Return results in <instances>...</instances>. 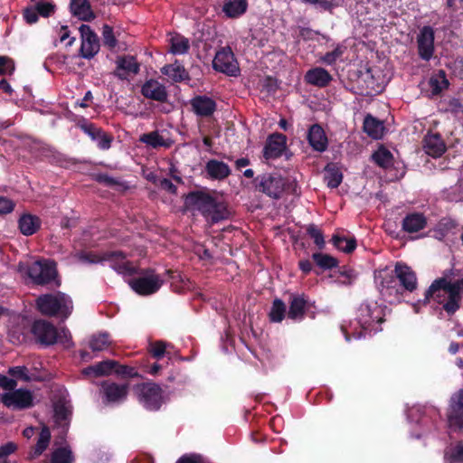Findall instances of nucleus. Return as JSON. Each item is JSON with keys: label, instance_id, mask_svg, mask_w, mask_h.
Returning <instances> with one entry per match:
<instances>
[{"label": "nucleus", "instance_id": "nucleus-1", "mask_svg": "<svg viewBox=\"0 0 463 463\" xmlns=\"http://www.w3.org/2000/svg\"><path fill=\"white\" fill-rule=\"evenodd\" d=\"M384 317V309L377 301L365 300L357 308L354 321L349 326L341 325V330L347 341H350L351 336L360 339L367 333L381 331L379 326L385 321Z\"/></svg>", "mask_w": 463, "mask_h": 463}, {"label": "nucleus", "instance_id": "nucleus-2", "mask_svg": "<svg viewBox=\"0 0 463 463\" xmlns=\"http://www.w3.org/2000/svg\"><path fill=\"white\" fill-rule=\"evenodd\" d=\"M456 285L448 284L445 279H436L424 293L423 304L427 305L430 299L439 304H443V310L449 315L453 316L461 307L462 296L459 292L452 298L451 288Z\"/></svg>", "mask_w": 463, "mask_h": 463}, {"label": "nucleus", "instance_id": "nucleus-3", "mask_svg": "<svg viewBox=\"0 0 463 463\" xmlns=\"http://www.w3.org/2000/svg\"><path fill=\"white\" fill-rule=\"evenodd\" d=\"M256 191L266 194L272 199L281 198L285 191L297 194L298 184L295 180L289 181L278 174L259 175L252 180Z\"/></svg>", "mask_w": 463, "mask_h": 463}, {"label": "nucleus", "instance_id": "nucleus-4", "mask_svg": "<svg viewBox=\"0 0 463 463\" xmlns=\"http://www.w3.org/2000/svg\"><path fill=\"white\" fill-rule=\"evenodd\" d=\"M35 305L41 314L47 317H60L62 319L68 318L73 309L71 298L62 292L40 295L35 300Z\"/></svg>", "mask_w": 463, "mask_h": 463}, {"label": "nucleus", "instance_id": "nucleus-5", "mask_svg": "<svg viewBox=\"0 0 463 463\" xmlns=\"http://www.w3.org/2000/svg\"><path fill=\"white\" fill-rule=\"evenodd\" d=\"M133 392L139 404L146 411H156L164 403L163 389L154 382L137 383Z\"/></svg>", "mask_w": 463, "mask_h": 463}, {"label": "nucleus", "instance_id": "nucleus-6", "mask_svg": "<svg viewBox=\"0 0 463 463\" xmlns=\"http://www.w3.org/2000/svg\"><path fill=\"white\" fill-rule=\"evenodd\" d=\"M27 274L35 284L47 285L58 276L56 263L50 260H36L29 266Z\"/></svg>", "mask_w": 463, "mask_h": 463}, {"label": "nucleus", "instance_id": "nucleus-7", "mask_svg": "<svg viewBox=\"0 0 463 463\" xmlns=\"http://www.w3.org/2000/svg\"><path fill=\"white\" fill-rule=\"evenodd\" d=\"M143 276L134 278L129 281L130 288L140 296L152 295L159 290L163 285L161 277L153 269L142 271Z\"/></svg>", "mask_w": 463, "mask_h": 463}, {"label": "nucleus", "instance_id": "nucleus-8", "mask_svg": "<svg viewBox=\"0 0 463 463\" xmlns=\"http://www.w3.org/2000/svg\"><path fill=\"white\" fill-rule=\"evenodd\" d=\"M213 68L228 76L238 75L240 68L231 47H223L216 52L213 61Z\"/></svg>", "mask_w": 463, "mask_h": 463}, {"label": "nucleus", "instance_id": "nucleus-9", "mask_svg": "<svg viewBox=\"0 0 463 463\" xmlns=\"http://www.w3.org/2000/svg\"><path fill=\"white\" fill-rule=\"evenodd\" d=\"M31 333L37 343L44 346L54 345L58 340V330L51 323L43 319L35 320L32 325Z\"/></svg>", "mask_w": 463, "mask_h": 463}, {"label": "nucleus", "instance_id": "nucleus-10", "mask_svg": "<svg viewBox=\"0 0 463 463\" xmlns=\"http://www.w3.org/2000/svg\"><path fill=\"white\" fill-rule=\"evenodd\" d=\"M129 383L118 384L109 380L100 384V392L104 403H119L124 402L128 394Z\"/></svg>", "mask_w": 463, "mask_h": 463}, {"label": "nucleus", "instance_id": "nucleus-11", "mask_svg": "<svg viewBox=\"0 0 463 463\" xmlns=\"http://www.w3.org/2000/svg\"><path fill=\"white\" fill-rule=\"evenodd\" d=\"M213 198V196L207 192L202 190L192 191L184 195V205L187 211H197L203 216L209 211Z\"/></svg>", "mask_w": 463, "mask_h": 463}, {"label": "nucleus", "instance_id": "nucleus-12", "mask_svg": "<svg viewBox=\"0 0 463 463\" xmlns=\"http://www.w3.org/2000/svg\"><path fill=\"white\" fill-rule=\"evenodd\" d=\"M1 402L7 408L24 410L33 405V398L30 391L18 389L5 392L1 396Z\"/></svg>", "mask_w": 463, "mask_h": 463}, {"label": "nucleus", "instance_id": "nucleus-13", "mask_svg": "<svg viewBox=\"0 0 463 463\" xmlns=\"http://www.w3.org/2000/svg\"><path fill=\"white\" fill-rule=\"evenodd\" d=\"M79 30L81 36L80 54L85 59H91L99 51V37L90 25L81 24Z\"/></svg>", "mask_w": 463, "mask_h": 463}, {"label": "nucleus", "instance_id": "nucleus-14", "mask_svg": "<svg viewBox=\"0 0 463 463\" xmlns=\"http://www.w3.org/2000/svg\"><path fill=\"white\" fill-rule=\"evenodd\" d=\"M434 30L429 25L423 26L417 36L418 54L420 59L428 61L434 53Z\"/></svg>", "mask_w": 463, "mask_h": 463}, {"label": "nucleus", "instance_id": "nucleus-15", "mask_svg": "<svg viewBox=\"0 0 463 463\" xmlns=\"http://www.w3.org/2000/svg\"><path fill=\"white\" fill-rule=\"evenodd\" d=\"M379 290L382 297L390 304L401 303L403 298V288L393 276L383 278L380 283Z\"/></svg>", "mask_w": 463, "mask_h": 463}, {"label": "nucleus", "instance_id": "nucleus-16", "mask_svg": "<svg viewBox=\"0 0 463 463\" xmlns=\"http://www.w3.org/2000/svg\"><path fill=\"white\" fill-rule=\"evenodd\" d=\"M448 421L449 427L454 430L463 429V389H460L450 399Z\"/></svg>", "mask_w": 463, "mask_h": 463}, {"label": "nucleus", "instance_id": "nucleus-17", "mask_svg": "<svg viewBox=\"0 0 463 463\" xmlns=\"http://www.w3.org/2000/svg\"><path fill=\"white\" fill-rule=\"evenodd\" d=\"M393 277L399 281L404 291L413 292L418 287L416 273L405 263L397 262L395 264Z\"/></svg>", "mask_w": 463, "mask_h": 463}, {"label": "nucleus", "instance_id": "nucleus-18", "mask_svg": "<svg viewBox=\"0 0 463 463\" xmlns=\"http://www.w3.org/2000/svg\"><path fill=\"white\" fill-rule=\"evenodd\" d=\"M287 148V137L281 133H273L267 138L263 149V156L269 159L280 157Z\"/></svg>", "mask_w": 463, "mask_h": 463}, {"label": "nucleus", "instance_id": "nucleus-19", "mask_svg": "<svg viewBox=\"0 0 463 463\" xmlns=\"http://www.w3.org/2000/svg\"><path fill=\"white\" fill-rule=\"evenodd\" d=\"M126 254L123 251H109L105 254L104 259L110 261L111 268L119 274L133 275L137 272L132 262L126 260Z\"/></svg>", "mask_w": 463, "mask_h": 463}, {"label": "nucleus", "instance_id": "nucleus-20", "mask_svg": "<svg viewBox=\"0 0 463 463\" xmlns=\"http://www.w3.org/2000/svg\"><path fill=\"white\" fill-rule=\"evenodd\" d=\"M141 94L146 98L164 103L167 100L168 93L165 85L158 80L150 79L141 87Z\"/></svg>", "mask_w": 463, "mask_h": 463}, {"label": "nucleus", "instance_id": "nucleus-21", "mask_svg": "<svg viewBox=\"0 0 463 463\" xmlns=\"http://www.w3.org/2000/svg\"><path fill=\"white\" fill-rule=\"evenodd\" d=\"M307 139L314 151L322 153L328 147V139L319 124H313L307 130Z\"/></svg>", "mask_w": 463, "mask_h": 463}, {"label": "nucleus", "instance_id": "nucleus-22", "mask_svg": "<svg viewBox=\"0 0 463 463\" xmlns=\"http://www.w3.org/2000/svg\"><path fill=\"white\" fill-rule=\"evenodd\" d=\"M193 111L199 117H211L216 110L214 99L205 95H197L190 100Z\"/></svg>", "mask_w": 463, "mask_h": 463}, {"label": "nucleus", "instance_id": "nucleus-23", "mask_svg": "<svg viewBox=\"0 0 463 463\" xmlns=\"http://www.w3.org/2000/svg\"><path fill=\"white\" fill-rule=\"evenodd\" d=\"M139 72V63L134 56H122L117 60V68L114 75L120 80H127L130 74Z\"/></svg>", "mask_w": 463, "mask_h": 463}, {"label": "nucleus", "instance_id": "nucleus-24", "mask_svg": "<svg viewBox=\"0 0 463 463\" xmlns=\"http://www.w3.org/2000/svg\"><path fill=\"white\" fill-rule=\"evenodd\" d=\"M210 205L209 211L205 213L203 217L212 223H217L230 217V211L223 201H220L213 196Z\"/></svg>", "mask_w": 463, "mask_h": 463}, {"label": "nucleus", "instance_id": "nucleus-25", "mask_svg": "<svg viewBox=\"0 0 463 463\" xmlns=\"http://www.w3.org/2000/svg\"><path fill=\"white\" fill-rule=\"evenodd\" d=\"M425 153L432 157H439L446 151V145L439 134L427 135L423 139Z\"/></svg>", "mask_w": 463, "mask_h": 463}, {"label": "nucleus", "instance_id": "nucleus-26", "mask_svg": "<svg viewBox=\"0 0 463 463\" xmlns=\"http://www.w3.org/2000/svg\"><path fill=\"white\" fill-rule=\"evenodd\" d=\"M427 226V218L421 213H410L402 222V228L407 233H415Z\"/></svg>", "mask_w": 463, "mask_h": 463}, {"label": "nucleus", "instance_id": "nucleus-27", "mask_svg": "<svg viewBox=\"0 0 463 463\" xmlns=\"http://www.w3.org/2000/svg\"><path fill=\"white\" fill-rule=\"evenodd\" d=\"M332 80L331 74L322 67L310 69L305 74V81L307 84L319 88L326 87Z\"/></svg>", "mask_w": 463, "mask_h": 463}, {"label": "nucleus", "instance_id": "nucleus-28", "mask_svg": "<svg viewBox=\"0 0 463 463\" xmlns=\"http://www.w3.org/2000/svg\"><path fill=\"white\" fill-rule=\"evenodd\" d=\"M53 418L56 425L62 428L64 433L67 432L71 421V408L61 400L53 404Z\"/></svg>", "mask_w": 463, "mask_h": 463}, {"label": "nucleus", "instance_id": "nucleus-29", "mask_svg": "<svg viewBox=\"0 0 463 463\" xmlns=\"http://www.w3.org/2000/svg\"><path fill=\"white\" fill-rule=\"evenodd\" d=\"M70 10L73 16L81 21L91 22L96 17L89 0H71Z\"/></svg>", "mask_w": 463, "mask_h": 463}, {"label": "nucleus", "instance_id": "nucleus-30", "mask_svg": "<svg viewBox=\"0 0 463 463\" xmlns=\"http://www.w3.org/2000/svg\"><path fill=\"white\" fill-rule=\"evenodd\" d=\"M205 172L209 178L219 181L224 180L232 173L230 166L226 163L216 159H210L206 163Z\"/></svg>", "mask_w": 463, "mask_h": 463}, {"label": "nucleus", "instance_id": "nucleus-31", "mask_svg": "<svg viewBox=\"0 0 463 463\" xmlns=\"http://www.w3.org/2000/svg\"><path fill=\"white\" fill-rule=\"evenodd\" d=\"M115 366H117V361L104 360L84 368L82 373L86 376H107L114 373Z\"/></svg>", "mask_w": 463, "mask_h": 463}, {"label": "nucleus", "instance_id": "nucleus-32", "mask_svg": "<svg viewBox=\"0 0 463 463\" xmlns=\"http://www.w3.org/2000/svg\"><path fill=\"white\" fill-rule=\"evenodd\" d=\"M41 219L31 213L23 214L18 220V227L22 234L31 236L41 228Z\"/></svg>", "mask_w": 463, "mask_h": 463}, {"label": "nucleus", "instance_id": "nucleus-33", "mask_svg": "<svg viewBox=\"0 0 463 463\" xmlns=\"http://www.w3.org/2000/svg\"><path fill=\"white\" fill-rule=\"evenodd\" d=\"M312 260L319 270H315L317 275L326 270H331L338 267L339 261L336 258L323 252H315L312 254Z\"/></svg>", "mask_w": 463, "mask_h": 463}, {"label": "nucleus", "instance_id": "nucleus-34", "mask_svg": "<svg viewBox=\"0 0 463 463\" xmlns=\"http://www.w3.org/2000/svg\"><path fill=\"white\" fill-rule=\"evenodd\" d=\"M383 123L372 116L371 114H367L364 117L363 123V130L372 138L379 139L383 137Z\"/></svg>", "mask_w": 463, "mask_h": 463}, {"label": "nucleus", "instance_id": "nucleus-35", "mask_svg": "<svg viewBox=\"0 0 463 463\" xmlns=\"http://www.w3.org/2000/svg\"><path fill=\"white\" fill-rule=\"evenodd\" d=\"M161 71L175 82H183L190 80L189 73L177 61L172 64L165 65Z\"/></svg>", "mask_w": 463, "mask_h": 463}, {"label": "nucleus", "instance_id": "nucleus-36", "mask_svg": "<svg viewBox=\"0 0 463 463\" xmlns=\"http://www.w3.org/2000/svg\"><path fill=\"white\" fill-rule=\"evenodd\" d=\"M307 308V300L303 296H291L288 317L292 320L303 319Z\"/></svg>", "mask_w": 463, "mask_h": 463}, {"label": "nucleus", "instance_id": "nucleus-37", "mask_svg": "<svg viewBox=\"0 0 463 463\" xmlns=\"http://www.w3.org/2000/svg\"><path fill=\"white\" fill-rule=\"evenodd\" d=\"M429 86L432 96H438L444 90L448 89L449 82L445 71L439 70L437 72L433 73L429 80Z\"/></svg>", "mask_w": 463, "mask_h": 463}, {"label": "nucleus", "instance_id": "nucleus-38", "mask_svg": "<svg viewBox=\"0 0 463 463\" xmlns=\"http://www.w3.org/2000/svg\"><path fill=\"white\" fill-rule=\"evenodd\" d=\"M139 141L155 149L159 147L167 148L170 147L172 144L171 141L165 140L156 130L141 135Z\"/></svg>", "mask_w": 463, "mask_h": 463}, {"label": "nucleus", "instance_id": "nucleus-39", "mask_svg": "<svg viewBox=\"0 0 463 463\" xmlns=\"http://www.w3.org/2000/svg\"><path fill=\"white\" fill-rule=\"evenodd\" d=\"M247 7L246 0H230L224 3L222 11L228 17L237 18L246 12Z\"/></svg>", "mask_w": 463, "mask_h": 463}, {"label": "nucleus", "instance_id": "nucleus-40", "mask_svg": "<svg viewBox=\"0 0 463 463\" xmlns=\"http://www.w3.org/2000/svg\"><path fill=\"white\" fill-rule=\"evenodd\" d=\"M333 245L339 250L345 253L353 252L357 246L356 239L354 237H345L335 234L332 237Z\"/></svg>", "mask_w": 463, "mask_h": 463}, {"label": "nucleus", "instance_id": "nucleus-41", "mask_svg": "<svg viewBox=\"0 0 463 463\" xmlns=\"http://www.w3.org/2000/svg\"><path fill=\"white\" fill-rule=\"evenodd\" d=\"M50 440H51L50 429L48 427L44 426L42 428V430L40 431L36 445L33 449L32 456L33 457L40 456L49 446Z\"/></svg>", "mask_w": 463, "mask_h": 463}, {"label": "nucleus", "instance_id": "nucleus-42", "mask_svg": "<svg viewBox=\"0 0 463 463\" xmlns=\"http://www.w3.org/2000/svg\"><path fill=\"white\" fill-rule=\"evenodd\" d=\"M372 157L378 166L384 169H387L390 166H392L393 163L392 154L384 147H381L377 151H375L373 154Z\"/></svg>", "mask_w": 463, "mask_h": 463}, {"label": "nucleus", "instance_id": "nucleus-43", "mask_svg": "<svg viewBox=\"0 0 463 463\" xmlns=\"http://www.w3.org/2000/svg\"><path fill=\"white\" fill-rule=\"evenodd\" d=\"M287 313L285 303L280 298H275L272 302L269 318L270 322L280 323Z\"/></svg>", "mask_w": 463, "mask_h": 463}, {"label": "nucleus", "instance_id": "nucleus-44", "mask_svg": "<svg viewBox=\"0 0 463 463\" xmlns=\"http://www.w3.org/2000/svg\"><path fill=\"white\" fill-rule=\"evenodd\" d=\"M169 345H170V344H168L163 340H157V341L152 342L149 344L148 353L156 361L161 360L165 355L168 357V359H170L171 358L170 353L166 350L167 346H169Z\"/></svg>", "mask_w": 463, "mask_h": 463}, {"label": "nucleus", "instance_id": "nucleus-45", "mask_svg": "<svg viewBox=\"0 0 463 463\" xmlns=\"http://www.w3.org/2000/svg\"><path fill=\"white\" fill-rule=\"evenodd\" d=\"M74 457L69 447H61L52 453L51 463H73Z\"/></svg>", "mask_w": 463, "mask_h": 463}, {"label": "nucleus", "instance_id": "nucleus-46", "mask_svg": "<svg viewBox=\"0 0 463 463\" xmlns=\"http://www.w3.org/2000/svg\"><path fill=\"white\" fill-rule=\"evenodd\" d=\"M338 274L335 281L344 286H351L357 279V272L347 266L339 268Z\"/></svg>", "mask_w": 463, "mask_h": 463}, {"label": "nucleus", "instance_id": "nucleus-47", "mask_svg": "<svg viewBox=\"0 0 463 463\" xmlns=\"http://www.w3.org/2000/svg\"><path fill=\"white\" fill-rule=\"evenodd\" d=\"M110 345L109 335L108 333H101L93 335L90 340V348L93 352L103 351Z\"/></svg>", "mask_w": 463, "mask_h": 463}, {"label": "nucleus", "instance_id": "nucleus-48", "mask_svg": "<svg viewBox=\"0 0 463 463\" xmlns=\"http://www.w3.org/2000/svg\"><path fill=\"white\" fill-rule=\"evenodd\" d=\"M170 42V50L173 54H184L189 51V40L182 35L173 36Z\"/></svg>", "mask_w": 463, "mask_h": 463}, {"label": "nucleus", "instance_id": "nucleus-49", "mask_svg": "<svg viewBox=\"0 0 463 463\" xmlns=\"http://www.w3.org/2000/svg\"><path fill=\"white\" fill-rule=\"evenodd\" d=\"M325 180L330 188H337L343 181L342 172L335 167H326Z\"/></svg>", "mask_w": 463, "mask_h": 463}, {"label": "nucleus", "instance_id": "nucleus-50", "mask_svg": "<svg viewBox=\"0 0 463 463\" xmlns=\"http://www.w3.org/2000/svg\"><path fill=\"white\" fill-rule=\"evenodd\" d=\"M308 236L314 240V243L318 250H323L326 246L323 232L314 223H310L306 228Z\"/></svg>", "mask_w": 463, "mask_h": 463}, {"label": "nucleus", "instance_id": "nucleus-51", "mask_svg": "<svg viewBox=\"0 0 463 463\" xmlns=\"http://www.w3.org/2000/svg\"><path fill=\"white\" fill-rule=\"evenodd\" d=\"M102 40L104 46L109 50H113L117 44L118 40L114 34L113 27L109 24H104L102 27Z\"/></svg>", "mask_w": 463, "mask_h": 463}, {"label": "nucleus", "instance_id": "nucleus-52", "mask_svg": "<svg viewBox=\"0 0 463 463\" xmlns=\"http://www.w3.org/2000/svg\"><path fill=\"white\" fill-rule=\"evenodd\" d=\"M114 373L122 379L136 378L139 376V373L134 367L120 364L118 362H117V366L114 368Z\"/></svg>", "mask_w": 463, "mask_h": 463}, {"label": "nucleus", "instance_id": "nucleus-53", "mask_svg": "<svg viewBox=\"0 0 463 463\" xmlns=\"http://www.w3.org/2000/svg\"><path fill=\"white\" fill-rule=\"evenodd\" d=\"M345 47L337 45L332 52L325 53L320 61L326 65H333L343 55Z\"/></svg>", "mask_w": 463, "mask_h": 463}, {"label": "nucleus", "instance_id": "nucleus-54", "mask_svg": "<svg viewBox=\"0 0 463 463\" xmlns=\"http://www.w3.org/2000/svg\"><path fill=\"white\" fill-rule=\"evenodd\" d=\"M18 449L16 443L8 441L0 446V463H10L8 458Z\"/></svg>", "mask_w": 463, "mask_h": 463}, {"label": "nucleus", "instance_id": "nucleus-55", "mask_svg": "<svg viewBox=\"0 0 463 463\" xmlns=\"http://www.w3.org/2000/svg\"><path fill=\"white\" fill-rule=\"evenodd\" d=\"M79 128L87 134L92 140H98L99 135L102 130L101 128L97 127L95 124L83 120L79 124Z\"/></svg>", "mask_w": 463, "mask_h": 463}, {"label": "nucleus", "instance_id": "nucleus-56", "mask_svg": "<svg viewBox=\"0 0 463 463\" xmlns=\"http://www.w3.org/2000/svg\"><path fill=\"white\" fill-rule=\"evenodd\" d=\"M456 224L452 220L442 219L436 226L435 232L439 239L445 237L449 231L455 228Z\"/></svg>", "mask_w": 463, "mask_h": 463}, {"label": "nucleus", "instance_id": "nucleus-57", "mask_svg": "<svg viewBox=\"0 0 463 463\" xmlns=\"http://www.w3.org/2000/svg\"><path fill=\"white\" fill-rule=\"evenodd\" d=\"M38 15L43 17H50L55 11V5L53 4L39 1L34 5Z\"/></svg>", "mask_w": 463, "mask_h": 463}, {"label": "nucleus", "instance_id": "nucleus-58", "mask_svg": "<svg viewBox=\"0 0 463 463\" xmlns=\"http://www.w3.org/2000/svg\"><path fill=\"white\" fill-rule=\"evenodd\" d=\"M93 179L99 184H105L106 186L109 187H115L121 184V183L118 179L109 176L108 174L103 173L96 174Z\"/></svg>", "mask_w": 463, "mask_h": 463}, {"label": "nucleus", "instance_id": "nucleus-59", "mask_svg": "<svg viewBox=\"0 0 463 463\" xmlns=\"http://www.w3.org/2000/svg\"><path fill=\"white\" fill-rule=\"evenodd\" d=\"M14 71V61L7 56H0V75L12 74Z\"/></svg>", "mask_w": 463, "mask_h": 463}, {"label": "nucleus", "instance_id": "nucleus-60", "mask_svg": "<svg viewBox=\"0 0 463 463\" xmlns=\"http://www.w3.org/2000/svg\"><path fill=\"white\" fill-rule=\"evenodd\" d=\"M9 374L25 382L30 381L29 370L26 366H14L9 369Z\"/></svg>", "mask_w": 463, "mask_h": 463}, {"label": "nucleus", "instance_id": "nucleus-61", "mask_svg": "<svg viewBox=\"0 0 463 463\" xmlns=\"http://www.w3.org/2000/svg\"><path fill=\"white\" fill-rule=\"evenodd\" d=\"M95 141L97 142V146L99 149L108 150L111 146L113 137L102 129L100 135H99L98 140Z\"/></svg>", "mask_w": 463, "mask_h": 463}, {"label": "nucleus", "instance_id": "nucleus-62", "mask_svg": "<svg viewBox=\"0 0 463 463\" xmlns=\"http://www.w3.org/2000/svg\"><path fill=\"white\" fill-rule=\"evenodd\" d=\"M176 463H205L204 458L196 453L184 454L178 458Z\"/></svg>", "mask_w": 463, "mask_h": 463}, {"label": "nucleus", "instance_id": "nucleus-63", "mask_svg": "<svg viewBox=\"0 0 463 463\" xmlns=\"http://www.w3.org/2000/svg\"><path fill=\"white\" fill-rule=\"evenodd\" d=\"M14 203L4 196H0V215L10 213L14 209Z\"/></svg>", "mask_w": 463, "mask_h": 463}, {"label": "nucleus", "instance_id": "nucleus-64", "mask_svg": "<svg viewBox=\"0 0 463 463\" xmlns=\"http://www.w3.org/2000/svg\"><path fill=\"white\" fill-rule=\"evenodd\" d=\"M23 15H24V18L26 21V23L29 24H35L39 19V15L37 14V11L35 10L34 6L26 7L24 10Z\"/></svg>", "mask_w": 463, "mask_h": 463}]
</instances>
